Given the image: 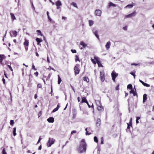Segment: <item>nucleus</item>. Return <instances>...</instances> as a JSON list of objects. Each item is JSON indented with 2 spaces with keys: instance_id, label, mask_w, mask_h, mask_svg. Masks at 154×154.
Listing matches in <instances>:
<instances>
[{
  "instance_id": "obj_39",
  "label": "nucleus",
  "mask_w": 154,
  "mask_h": 154,
  "mask_svg": "<svg viewBox=\"0 0 154 154\" xmlns=\"http://www.w3.org/2000/svg\"><path fill=\"white\" fill-rule=\"evenodd\" d=\"M97 63L98 64V65L99 67H103V65L101 63L100 61V62L98 61V62H97Z\"/></svg>"
},
{
  "instance_id": "obj_28",
  "label": "nucleus",
  "mask_w": 154,
  "mask_h": 154,
  "mask_svg": "<svg viewBox=\"0 0 154 154\" xmlns=\"http://www.w3.org/2000/svg\"><path fill=\"white\" fill-rule=\"evenodd\" d=\"M135 72H136V71L134 70L133 71V72H131L130 73V74L134 76V79H135V76H136V75L135 74Z\"/></svg>"
},
{
  "instance_id": "obj_22",
  "label": "nucleus",
  "mask_w": 154,
  "mask_h": 154,
  "mask_svg": "<svg viewBox=\"0 0 154 154\" xmlns=\"http://www.w3.org/2000/svg\"><path fill=\"white\" fill-rule=\"evenodd\" d=\"M36 41L37 42V45H39L40 42L42 41V40L41 38H36Z\"/></svg>"
},
{
  "instance_id": "obj_48",
  "label": "nucleus",
  "mask_w": 154,
  "mask_h": 154,
  "mask_svg": "<svg viewBox=\"0 0 154 154\" xmlns=\"http://www.w3.org/2000/svg\"><path fill=\"white\" fill-rule=\"evenodd\" d=\"M76 133V131L75 130L72 131L71 133V136L73 134Z\"/></svg>"
},
{
  "instance_id": "obj_51",
  "label": "nucleus",
  "mask_w": 154,
  "mask_h": 154,
  "mask_svg": "<svg viewBox=\"0 0 154 154\" xmlns=\"http://www.w3.org/2000/svg\"><path fill=\"white\" fill-rule=\"evenodd\" d=\"M91 61L94 63V64H96V62L94 61V59L91 58Z\"/></svg>"
},
{
  "instance_id": "obj_26",
  "label": "nucleus",
  "mask_w": 154,
  "mask_h": 154,
  "mask_svg": "<svg viewBox=\"0 0 154 154\" xmlns=\"http://www.w3.org/2000/svg\"><path fill=\"white\" fill-rule=\"evenodd\" d=\"M94 34L95 36L97 37L98 39H99V36L98 34V31H95L94 32Z\"/></svg>"
},
{
  "instance_id": "obj_42",
  "label": "nucleus",
  "mask_w": 154,
  "mask_h": 154,
  "mask_svg": "<svg viewBox=\"0 0 154 154\" xmlns=\"http://www.w3.org/2000/svg\"><path fill=\"white\" fill-rule=\"evenodd\" d=\"M10 123L11 125V126H13V125H14V120H11V121H10Z\"/></svg>"
},
{
  "instance_id": "obj_64",
  "label": "nucleus",
  "mask_w": 154,
  "mask_h": 154,
  "mask_svg": "<svg viewBox=\"0 0 154 154\" xmlns=\"http://www.w3.org/2000/svg\"><path fill=\"white\" fill-rule=\"evenodd\" d=\"M66 19V17H64L63 16L62 17V19L63 20H65Z\"/></svg>"
},
{
  "instance_id": "obj_13",
  "label": "nucleus",
  "mask_w": 154,
  "mask_h": 154,
  "mask_svg": "<svg viewBox=\"0 0 154 154\" xmlns=\"http://www.w3.org/2000/svg\"><path fill=\"white\" fill-rule=\"evenodd\" d=\"M132 118H131L130 119V122L128 123H127V128L128 129H129L130 128V126L131 127H132Z\"/></svg>"
},
{
  "instance_id": "obj_17",
  "label": "nucleus",
  "mask_w": 154,
  "mask_h": 154,
  "mask_svg": "<svg viewBox=\"0 0 154 154\" xmlns=\"http://www.w3.org/2000/svg\"><path fill=\"white\" fill-rule=\"evenodd\" d=\"M80 45L83 46V48H81V49H82L83 48H85L87 46V45L85 44L83 42H81L80 43Z\"/></svg>"
},
{
  "instance_id": "obj_62",
  "label": "nucleus",
  "mask_w": 154,
  "mask_h": 154,
  "mask_svg": "<svg viewBox=\"0 0 154 154\" xmlns=\"http://www.w3.org/2000/svg\"><path fill=\"white\" fill-rule=\"evenodd\" d=\"M4 75H5V77L6 78H8V76H7V75H6V72H5H5H4Z\"/></svg>"
},
{
  "instance_id": "obj_23",
  "label": "nucleus",
  "mask_w": 154,
  "mask_h": 154,
  "mask_svg": "<svg viewBox=\"0 0 154 154\" xmlns=\"http://www.w3.org/2000/svg\"><path fill=\"white\" fill-rule=\"evenodd\" d=\"M60 107V106L58 104L57 105V107L53 110V111H52V112H54L57 111L58 110L59 108Z\"/></svg>"
},
{
  "instance_id": "obj_54",
  "label": "nucleus",
  "mask_w": 154,
  "mask_h": 154,
  "mask_svg": "<svg viewBox=\"0 0 154 154\" xmlns=\"http://www.w3.org/2000/svg\"><path fill=\"white\" fill-rule=\"evenodd\" d=\"M2 81H3V84H5V79H4V77H3V78H2Z\"/></svg>"
},
{
  "instance_id": "obj_53",
  "label": "nucleus",
  "mask_w": 154,
  "mask_h": 154,
  "mask_svg": "<svg viewBox=\"0 0 154 154\" xmlns=\"http://www.w3.org/2000/svg\"><path fill=\"white\" fill-rule=\"evenodd\" d=\"M119 85L118 84L117 85V86L116 87V90H119Z\"/></svg>"
},
{
  "instance_id": "obj_19",
  "label": "nucleus",
  "mask_w": 154,
  "mask_h": 154,
  "mask_svg": "<svg viewBox=\"0 0 154 154\" xmlns=\"http://www.w3.org/2000/svg\"><path fill=\"white\" fill-rule=\"evenodd\" d=\"M147 95L146 94H144L143 95V103H144L147 99Z\"/></svg>"
},
{
  "instance_id": "obj_2",
  "label": "nucleus",
  "mask_w": 154,
  "mask_h": 154,
  "mask_svg": "<svg viewBox=\"0 0 154 154\" xmlns=\"http://www.w3.org/2000/svg\"><path fill=\"white\" fill-rule=\"evenodd\" d=\"M97 109L100 112H102L104 110V108L102 106L101 102L99 100L96 101Z\"/></svg>"
},
{
  "instance_id": "obj_60",
  "label": "nucleus",
  "mask_w": 154,
  "mask_h": 154,
  "mask_svg": "<svg viewBox=\"0 0 154 154\" xmlns=\"http://www.w3.org/2000/svg\"><path fill=\"white\" fill-rule=\"evenodd\" d=\"M48 18L49 19V20L50 21H52V19H51L50 17L49 16H48Z\"/></svg>"
},
{
  "instance_id": "obj_29",
  "label": "nucleus",
  "mask_w": 154,
  "mask_h": 154,
  "mask_svg": "<svg viewBox=\"0 0 154 154\" xmlns=\"http://www.w3.org/2000/svg\"><path fill=\"white\" fill-rule=\"evenodd\" d=\"M16 127H14L13 128V134L14 136H15L17 135V134L16 132Z\"/></svg>"
},
{
  "instance_id": "obj_21",
  "label": "nucleus",
  "mask_w": 154,
  "mask_h": 154,
  "mask_svg": "<svg viewBox=\"0 0 154 154\" xmlns=\"http://www.w3.org/2000/svg\"><path fill=\"white\" fill-rule=\"evenodd\" d=\"M83 80L87 83L89 82V80L88 78V77L85 76L83 78Z\"/></svg>"
},
{
  "instance_id": "obj_34",
  "label": "nucleus",
  "mask_w": 154,
  "mask_h": 154,
  "mask_svg": "<svg viewBox=\"0 0 154 154\" xmlns=\"http://www.w3.org/2000/svg\"><path fill=\"white\" fill-rule=\"evenodd\" d=\"M109 6H113V7H115L116 6V5L111 2H110L109 3Z\"/></svg>"
},
{
  "instance_id": "obj_35",
  "label": "nucleus",
  "mask_w": 154,
  "mask_h": 154,
  "mask_svg": "<svg viewBox=\"0 0 154 154\" xmlns=\"http://www.w3.org/2000/svg\"><path fill=\"white\" fill-rule=\"evenodd\" d=\"M94 59H95L96 61V63H97V62H100V60H99V58L97 57H94Z\"/></svg>"
},
{
  "instance_id": "obj_59",
  "label": "nucleus",
  "mask_w": 154,
  "mask_h": 154,
  "mask_svg": "<svg viewBox=\"0 0 154 154\" xmlns=\"http://www.w3.org/2000/svg\"><path fill=\"white\" fill-rule=\"evenodd\" d=\"M91 108H92L93 109V112H94V106L93 103L92 104V106H91Z\"/></svg>"
},
{
  "instance_id": "obj_1",
  "label": "nucleus",
  "mask_w": 154,
  "mask_h": 154,
  "mask_svg": "<svg viewBox=\"0 0 154 154\" xmlns=\"http://www.w3.org/2000/svg\"><path fill=\"white\" fill-rule=\"evenodd\" d=\"M87 146L85 139H82L80 141L79 146L77 149L78 152L82 153L85 152L87 149Z\"/></svg>"
},
{
  "instance_id": "obj_45",
  "label": "nucleus",
  "mask_w": 154,
  "mask_h": 154,
  "mask_svg": "<svg viewBox=\"0 0 154 154\" xmlns=\"http://www.w3.org/2000/svg\"><path fill=\"white\" fill-rule=\"evenodd\" d=\"M138 65H140L139 64V63H133L131 64V66H137Z\"/></svg>"
},
{
  "instance_id": "obj_32",
  "label": "nucleus",
  "mask_w": 154,
  "mask_h": 154,
  "mask_svg": "<svg viewBox=\"0 0 154 154\" xmlns=\"http://www.w3.org/2000/svg\"><path fill=\"white\" fill-rule=\"evenodd\" d=\"M94 140L95 142L96 143H98V140L97 137L96 136H95L94 138Z\"/></svg>"
},
{
  "instance_id": "obj_40",
  "label": "nucleus",
  "mask_w": 154,
  "mask_h": 154,
  "mask_svg": "<svg viewBox=\"0 0 154 154\" xmlns=\"http://www.w3.org/2000/svg\"><path fill=\"white\" fill-rule=\"evenodd\" d=\"M42 85L41 84L38 83L37 84V88H42Z\"/></svg>"
},
{
  "instance_id": "obj_16",
  "label": "nucleus",
  "mask_w": 154,
  "mask_h": 154,
  "mask_svg": "<svg viewBox=\"0 0 154 154\" xmlns=\"http://www.w3.org/2000/svg\"><path fill=\"white\" fill-rule=\"evenodd\" d=\"M101 124V120L100 118H98L97 120L96 125L97 126H99Z\"/></svg>"
},
{
  "instance_id": "obj_38",
  "label": "nucleus",
  "mask_w": 154,
  "mask_h": 154,
  "mask_svg": "<svg viewBox=\"0 0 154 154\" xmlns=\"http://www.w3.org/2000/svg\"><path fill=\"white\" fill-rule=\"evenodd\" d=\"M71 5H72L74 7H75L77 8H78V6H77V5L76 3L73 2L71 3Z\"/></svg>"
},
{
  "instance_id": "obj_27",
  "label": "nucleus",
  "mask_w": 154,
  "mask_h": 154,
  "mask_svg": "<svg viewBox=\"0 0 154 154\" xmlns=\"http://www.w3.org/2000/svg\"><path fill=\"white\" fill-rule=\"evenodd\" d=\"M58 84H60V83L62 81V80L60 76L59 75H58Z\"/></svg>"
},
{
  "instance_id": "obj_31",
  "label": "nucleus",
  "mask_w": 154,
  "mask_h": 154,
  "mask_svg": "<svg viewBox=\"0 0 154 154\" xmlns=\"http://www.w3.org/2000/svg\"><path fill=\"white\" fill-rule=\"evenodd\" d=\"M133 6V5L132 4H129L127 5L125 8H132Z\"/></svg>"
},
{
  "instance_id": "obj_52",
  "label": "nucleus",
  "mask_w": 154,
  "mask_h": 154,
  "mask_svg": "<svg viewBox=\"0 0 154 154\" xmlns=\"http://www.w3.org/2000/svg\"><path fill=\"white\" fill-rule=\"evenodd\" d=\"M42 112L41 111H40L38 114V117H40L42 115Z\"/></svg>"
},
{
  "instance_id": "obj_41",
  "label": "nucleus",
  "mask_w": 154,
  "mask_h": 154,
  "mask_svg": "<svg viewBox=\"0 0 154 154\" xmlns=\"http://www.w3.org/2000/svg\"><path fill=\"white\" fill-rule=\"evenodd\" d=\"M101 143H100L101 144H103V143H104V142H103L104 138H103V137H102L101 138Z\"/></svg>"
},
{
  "instance_id": "obj_46",
  "label": "nucleus",
  "mask_w": 154,
  "mask_h": 154,
  "mask_svg": "<svg viewBox=\"0 0 154 154\" xmlns=\"http://www.w3.org/2000/svg\"><path fill=\"white\" fill-rule=\"evenodd\" d=\"M38 72H35L34 74V75H35L36 77L38 76Z\"/></svg>"
},
{
  "instance_id": "obj_50",
  "label": "nucleus",
  "mask_w": 154,
  "mask_h": 154,
  "mask_svg": "<svg viewBox=\"0 0 154 154\" xmlns=\"http://www.w3.org/2000/svg\"><path fill=\"white\" fill-rule=\"evenodd\" d=\"M144 86H145L147 87H149L150 86V85L149 84H147L145 83Z\"/></svg>"
},
{
  "instance_id": "obj_44",
  "label": "nucleus",
  "mask_w": 154,
  "mask_h": 154,
  "mask_svg": "<svg viewBox=\"0 0 154 154\" xmlns=\"http://www.w3.org/2000/svg\"><path fill=\"white\" fill-rule=\"evenodd\" d=\"M32 69H34V70H36L37 69L35 68V66L34 65L33 63L32 66Z\"/></svg>"
},
{
  "instance_id": "obj_33",
  "label": "nucleus",
  "mask_w": 154,
  "mask_h": 154,
  "mask_svg": "<svg viewBox=\"0 0 154 154\" xmlns=\"http://www.w3.org/2000/svg\"><path fill=\"white\" fill-rule=\"evenodd\" d=\"M127 88L132 89V86L131 84H129L127 86Z\"/></svg>"
},
{
  "instance_id": "obj_25",
  "label": "nucleus",
  "mask_w": 154,
  "mask_h": 154,
  "mask_svg": "<svg viewBox=\"0 0 154 154\" xmlns=\"http://www.w3.org/2000/svg\"><path fill=\"white\" fill-rule=\"evenodd\" d=\"M10 15H11V18L12 19V20L13 21L14 20H15L16 19L15 17V16L14 15V14L13 13H10Z\"/></svg>"
},
{
  "instance_id": "obj_18",
  "label": "nucleus",
  "mask_w": 154,
  "mask_h": 154,
  "mask_svg": "<svg viewBox=\"0 0 154 154\" xmlns=\"http://www.w3.org/2000/svg\"><path fill=\"white\" fill-rule=\"evenodd\" d=\"M87 103L88 101L86 99V97H83L82 98V100L81 101V103Z\"/></svg>"
},
{
  "instance_id": "obj_63",
  "label": "nucleus",
  "mask_w": 154,
  "mask_h": 154,
  "mask_svg": "<svg viewBox=\"0 0 154 154\" xmlns=\"http://www.w3.org/2000/svg\"><path fill=\"white\" fill-rule=\"evenodd\" d=\"M36 56H37L38 57L39 56V54L38 53L36 52L35 53Z\"/></svg>"
},
{
  "instance_id": "obj_47",
  "label": "nucleus",
  "mask_w": 154,
  "mask_h": 154,
  "mask_svg": "<svg viewBox=\"0 0 154 154\" xmlns=\"http://www.w3.org/2000/svg\"><path fill=\"white\" fill-rule=\"evenodd\" d=\"M8 66L9 67V68L10 69V70L12 72H13V69H12V68L9 65H8Z\"/></svg>"
},
{
  "instance_id": "obj_11",
  "label": "nucleus",
  "mask_w": 154,
  "mask_h": 154,
  "mask_svg": "<svg viewBox=\"0 0 154 154\" xmlns=\"http://www.w3.org/2000/svg\"><path fill=\"white\" fill-rule=\"evenodd\" d=\"M55 4L57 6V9H59L60 8V6L62 5L61 2L59 0H58L56 2Z\"/></svg>"
},
{
  "instance_id": "obj_15",
  "label": "nucleus",
  "mask_w": 154,
  "mask_h": 154,
  "mask_svg": "<svg viewBox=\"0 0 154 154\" xmlns=\"http://www.w3.org/2000/svg\"><path fill=\"white\" fill-rule=\"evenodd\" d=\"M47 121L49 123H53L54 122V119L53 117H51L47 119Z\"/></svg>"
},
{
  "instance_id": "obj_4",
  "label": "nucleus",
  "mask_w": 154,
  "mask_h": 154,
  "mask_svg": "<svg viewBox=\"0 0 154 154\" xmlns=\"http://www.w3.org/2000/svg\"><path fill=\"white\" fill-rule=\"evenodd\" d=\"M100 78L101 82H103L104 81L105 79V75L103 70L100 71Z\"/></svg>"
},
{
  "instance_id": "obj_10",
  "label": "nucleus",
  "mask_w": 154,
  "mask_h": 154,
  "mask_svg": "<svg viewBox=\"0 0 154 154\" xmlns=\"http://www.w3.org/2000/svg\"><path fill=\"white\" fill-rule=\"evenodd\" d=\"M101 10L97 9L95 11V14L96 16H100L101 15Z\"/></svg>"
},
{
  "instance_id": "obj_61",
  "label": "nucleus",
  "mask_w": 154,
  "mask_h": 154,
  "mask_svg": "<svg viewBox=\"0 0 154 154\" xmlns=\"http://www.w3.org/2000/svg\"><path fill=\"white\" fill-rule=\"evenodd\" d=\"M34 98L35 99H37V94H35V95Z\"/></svg>"
},
{
  "instance_id": "obj_8",
  "label": "nucleus",
  "mask_w": 154,
  "mask_h": 154,
  "mask_svg": "<svg viewBox=\"0 0 154 154\" xmlns=\"http://www.w3.org/2000/svg\"><path fill=\"white\" fill-rule=\"evenodd\" d=\"M10 34L11 36L16 37L17 35V32L15 30H12L10 31Z\"/></svg>"
},
{
  "instance_id": "obj_56",
  "label": "nucleus",
  "mask_w": 154,
  "mask_h": 154,
  "mask_svg": "<svg viewBox=\"0 0 154 154\" xmlns=\"http://www.w3.org/2000/svg\"><path fill=\"white\" fill-rule=\"evenodd\" d=\"M139 81L140 82H141L143 85H144L145 83L144 82H143L140 79L139 80Z\"/></svg>"
},
{
  "instance_id": "obj_20",
  "label": "nucleus",
  "mask_w": 154,
  "mask_h": 154,
  "mask_svg": "<svg viewBox=\"0 0 154 154\" xmlns=\"http://www.w3.org/2000/svg\"><path fill=\"white\" fill-rule=\"evenodd\" d=\"M110 45V42L109 41L105 45L106 48L107 49H108L109 48Z\"/></svg>"
},
{
  "instance_id": "obj_37",
  "label": "nucleus",
  "mask_w": 154,
  "mask_h": 154,
  "mask_svg": "<svg viewBox=\"0 0 154 154\" xmlns=\"http://www.w3.org/2000/svg\"><path fill=\"white\" fill-rule=\"evenodd\" d=\"M87 130H88L87 128L85 129V130L86 131V135H89L91 134V133H89L88 132V131Z\"/></svg>"
},
{
  "instance_id": "obj_3",
  "label": "nucleus",
  "mask_w": 154,
  "mask_h": 154,
  "mask_svg": "<svg viewBox=\"0 0 154 154\" xmlns=\"http://www.w3.org/2000/svg\"><path fill=\"white\" fill-rule=\"evenodd\" d=\"M74 70L75 75H76L78 74L80 71L79 65V64H76L74 67Z\"/></svg>"
},
{
  "instance_id": "obj_30",
  "label": "nucleus",
  "mask_w": 154,
  "mask_h": 154,
  "mask_svg": "<svg viewBox=\"0 0 154 154\" xmlns=\"http://www.w3.org/2000/svg\"><path fill=\"white\" fill-rule=\"evenodd\" d=\"M75 62H77V61H80L79 57V56L77 55H76L75 56Z\"/></svg>"
},
{
  "instance_id": "obj_43",
  "label": "nucleus",
  "mask_w": 154,
  "mask_h": 154,
  "mask_svg": "<svg viewBox=\"0 0 154 154\" xmlns=\"http://www.w3.org/2000/svg\"><path fill=\"white\" fill-rule=\"evenodd\" d=\"M2 154H7V153L5 151V148H4L3 149L2 151Z\"/></svg>"
},
{
  "instance_id": "obj_49",
  "label": "nucleus",
  "mask_w": 154,
  "mask_h": 154,
  "mask_svg": "<svg viewBox=\"0 0 154 154\" xmlns=\"http://www.w3.org/2000/svg\"><path fill=\"white\" fill-rule=\"evenodd\" d=\"M71 51L73 53H75L77 52L75 50L72 49Z\"/></svg>"
},
{
  "instance_id": "obj_9",
  "label": "nucleus",
  "mask_w": 154,
  "mask_h": 154,
  "mask_svg": "<svg viewBox=\"0 0 154 154\" xmlns=\"http://www.w3.org/2000/svg\"><path fill=\"white\" fill-rule=\"evenodd\" d=\"M136 14V12L135 11H134L132 13L129 14L128 15H126L125 16V18H130L134 16Z\"/></svg>"
},
{
  "instance_id": "obj_6",
  "label": "nucleus",
  "mask_w": 154,
  "mask_h": 154,
  "mask_svg": "<svg viewBox=\"0 0 154 154\" xmlns=\"http://www.w3.org/2000/svg\"><path fill=\"white\" fill-rule=\"evenodd\" d=\"M118 74L116 73V72L113 70L111 73V76L112 79L114 82H116L115 79L118 76Z\"/></svg>"
},
{
  "instance_id": "obj_24",
  "label": "nucleus",
  "mask_w": 154,
  "mask_h": 154,
  "mask_svg": "<svg viewBox=\"0 0 154 154\" xmlns=\"http://www.w3.org/2000/svg\"><path fill=\"white\" fill-rule=\"evenodd\" d=\"M36 32H37V34L38 35H40L41 36H43V38H45V37L44 36H43V34H42L40 30H37Z\"/></svg>"
},
{
  "instance_id": "obj_36",
  "label": "nucleus",
  "mask_w": 154,
  "mask_h": 154,
  "mask_svg": "<svg viewBox=\"0 0 154 154\" xmlns=\"http://www.w3.org/2000/svg\"><path fill=\"white\" fill-rule=\"evenodd\" d=\"M89 23L90 26H91L94 23L93 21L92 20H89Z\"/></svg>"
},
{
  "instance_id": "obj_58",
  "label": "nucleus",
  "mask_w": 154,
  "mask_h": 154,
  "mask_svg": "<svg viewBox=\"0 0 154 154\" xmlns=\"http://www.w3.org/2000/svg\"><path fill=\"white\" fill-rule=\"evenodd\" d=\"M123 29L125 30H127V26H125L124 27H123Z\"/></svg>"
},
{
  "instance_id": "obj_55",
  "label": "nucleus",
  "mask_w": 154,
  "mask_h": 154,
  "mask_svg": "<svg viewBox=\"0 0 154 154\" xmlns=\"http://www.w3.org/2000/svg\"><path fill=\"white\" fill-rule=\"evenodd\" d=\"M139 81L140 82H141L143 85H144L145 83L144 82H143L140 79L139 80Z\"/></svg>"
},
{
  "instance_id": "obj_5",
  "label": "nucleus",
  "mask_w": 154,
  "mask_h": 154,
  "mask_svg": "<svg viewBox=\"0 0 154 154\" xmlns=\"http://www.w3.org/2000/svg\"><path fill=\"white\" fill-rule=\"evenodd\" d=\"M25 50L26 51H27L28 49V46L29 45V41L28 40L26 39V38L24 39V42L23 44Z\"/></svg>"
},
{
  "instance_id": "obj_7",
  "label": "nucleus",
  "mask_w": 154,
  "mask_h": 154,
  "mask_svg": "<svg viewBox=\"0 0 154 154\" xmlns=\"http://www.w3.org/2000/svg\"><path fill=\"white\" fill-rule=\"evenodd\" d=\"M55 141L54 140L51 138H49L48 141L47 143V146L48 147H50L54 143Z\"/></svg>"
},
{
  "instance_id": "obj_12",
  "label": "nucleus",
  "mask_w": 154,
  "mask_h": 154,
  "mask_svg": "<svg viewBox=\"0 0 154 154\" xmlns=\"http://www.w3.org/2000/svg\"><path fill=\"white\" fill-rule=\"evenodd\" d=\"M5 58V56L3 54H0V64L3 65V60Z\"/></svg>"
},
{
  "instance_id": "obj_57",
  "label": "nucleus",
  "mask_w": 154,
  "mask_h": 154,
  "mask_svg": "<svg viewBox=\"0 0 154 154\" xmlns=\"http://www.w3.org/2000/svg\"><path fill=\"white\" fill-rule=\"evenodd\" d=\"M51 73H50L48 75V79H47L46 80H47L48 79H49L50 77H51Z\"/></svg>"
},
{
  "instance_id": "obj_14",
  "label": "nucleus",
  "mask_w": 154,
  "mask_h": 154,
  "mask_svg": "<svg viewBox=\"0 0 154 154\" xmlns=\"http://www.w3.org/2000/svg\"><path fill=\"white\" fill-rule=\"evenodd\" d=\"M129 93L130 94H133V96H137V97L138 96L137 93L135 92L134 90L133 89H131V90L130 91Z\"/></svg>"
}]
</instances>
